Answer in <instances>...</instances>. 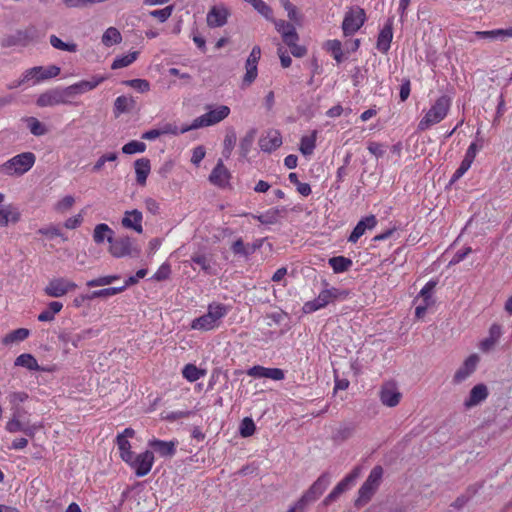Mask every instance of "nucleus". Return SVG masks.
<instances>
[{
	"label": "nucleus",
	"mask_w": 512,
	"mask_h": 512,
	"mask_svg": "<svg viewBox=\"0 0 512 512\" xmlns=\"http://www.w3.org/2000/svg\"><path fill=\"white\" fill-rule=\"evenodd\" d=\"M205 374V370L198 368L195 364L192 363L186 364L182 369L183 378L191 383L204 377Z\"/></svg>",
	"instance_id": "nucleus-38"
},
{
	"label": "nucleus",
	"mask_w": 512,
	"mask_h": 512,
	"mask_svg": "<svg viewBox=\"0 0 512 512\" xmlns=\"http://www.w3.org/2000/svg\"><path fill=\"white\" fill-rule=\"evenodd\" d=\"M114 237V231L105 223L97 224L93 231V241L96 244H102L105 240L110 241Z\"/></svg>",
	"instance_id": "nucleus-35"
},
{
	"label": "nucleus",
	"mask_w": 512,
	"mask_h": 512,
	"mask_svg": "<svg viewBox=\"0 0 512 512\" xmlns=\"http://www.w3.org/2000/svg\"><path fill=\"white\" fill-rule=\"evenodd\" d=\"M109 253L115 258L131 256L133 252H138L134 247L133 240L128 236L114 238L109 244Z\"/></svg>",
	"instance_id": "nucleus-15"
},
{
	"label": "nucleus",
	"mask_w": 512,
	"mask_h": 512,
	"mask_svg": "<svg viewBox=\"0 0 512 512\" xmlns=\"http://www.w3.org/2000/svg\"><path fill=\"white\" fill-rule=\"evenodd\" d=\"M316 147V131L312 133L310 136H303L300 140V152L305 155L309 156L313 153L314 149Z\"/></svg>",
	"instance_id": "nucleus-42"
},
{
	"label": "nucleus",
	"mask_w": 512,
	"mask_h": 512,
	"mask_svg": "<svg viewBox=\"0 0 512 512\" xmlns=\"http://www.w3.org/2000/svg\"><path fill=\"white\" fill-rule=\"evenodd\" d=\"M366 19V12L363 8L359 6L348 8L342 22L344 36L355 34L364 25Z\"/></svg>",
	"instance_id": "nucleus-8"
},
{
	"label": "nucleus",
	"mask_w": 512,
	"mask_h": 512,
	"mask_svg": "<svg viewBox=\"0 0 512 512\" xmlns=\"http://www.w3.org/2000/svg\"><path fill=\"white\" fill-rule=\"evenodd\" d=\"M230 114V108L226 105H220L213 110H209L205 114L195 118L193 122L189 125V128L199 129L202 127H208L215 125L225 118H227Z\"/></svg>",
	"instance_id": "nucleus-10"
},
{
	"label": "nucleus",
	"mask_w": 512,
	"mask_h": 512,
	"mask_svg": "<svg viewBox=\"0 0 512 512\" xmlns=\"http://www.w3.org/2000/svg\"><path fill=\"white\" fill-rule=\"evenodd\" d=\"M253 8L260 13L265 19L273 20V11L269 5H267L263 0H256L253 3Z\"/></svg>",
	"instance_id": "nucleus-56"
},
{
	"label": "nucleus",
	"mask_w": 512,
	"mask_h": 512,
	"mask_svg": "<svg viewBox=\"0 0 512 512\" xmlns=\"http://www.w3.org/2000/svg\"><path fill=\"white\" fill-rule=\"evenodd\" d=\"M133 470L137 477H144L150 473L155 463L153 451L145 450L137 455L132 454L124 461Z\"/></svg>",
	"instance_id": "nucleus-6"
},
{
	"label": "nucleus",
	"mask_w": 512,
	"mask_h": 512,
	"mask_svg": "<svg viewBox=\"0 0 512 512\" xmlns=\"http://www.w3.org/2000/svg\"><path fill=\"white\" fill-rule=\"evenodd\" d=\"M160 130L162 135H178L191 131L193 130V128H189V125H183L181 128H179L177 125L173 123H165L160 127Z\"/></svg>",
	"instance_id": "nucleus-47"
},
{
	"label": "nucleus",
	"mask_w": 512,
	"mask_h": 512,
	"mask_svg": "<svg viewBox=\"0 0 512 512\" xmlns=\"http://www.w3.org/2000/svg\"><path fill=\"white\" fill-rule=\"evenodd\" d=\"M29 398L28 393L24 391L12 392L8 395L9 403L12 406H20L21 403L25 402Z\"/></svg>",
	"instance_id": "nucleus-62"
},
{
	"label": "nucleus",
	"mask_w": 512,
	"mask_h": 512,
	"mask_svg": "<svg viewBox=\"0 0 512 512\" xmlns=\"http://www.w3.org/2000/svg\"><path fill=\"white\" fill-rule=\"evenodd\" d=\"M67 88H54L39 95L36 104L39 107H50L61 104H69Z\"/></svg>",
	"instance_id": "nucleus-13"
},
{
	"label": "nucleus",
	"mask_w": 512,
	"mask_h": 512,
	"mask_svg": "<svg viewBox=\"0 0 512 512\" xmlns=\"http://www.w3.org/2000/svg\"><path fill=\"white\" fill-rule=\"evenodd\" d=\"M142 222V212L137 209L126 211L121 220V224L124 228L132 229L139 234L143 232Z\"/></svg>",
	"instance_id": "nucleus-28"
},
{
	"label": "nucleus",
	"mask_w": 512,
	"mask_h": 512,
	"mask_svg": "<svg viewBox=\"0 0 512 512\" xmlns=\"http://www.w3.org/2000/svg\"><path fill=\"white\" fill-rule=\"evenodd\" d=\"M480 358L477 354L469 355L453 376V383L460 384L469 378L477 369Z\"/></svg>",
	"instance_id": "nucleus-20"
},
{
	"label": "nucleus",
	"mask_w": 512,
	"mask_h": 512,
	"mask_svg": "<svg viewBox=\"0 0 512 512\" xmlns=\"http://www.w3.org/2000/svg\"><path fill=\"white\" fill-rule=\"evenodd\" d=\"M270 21L274 23L275 29L281 34L283 42L289 47L294 57L301 58L307 54V48L298 44L299 35L292 23L274 18Z\"/></svg>",
	"instance_id": "nucleus-3"
},
{
	"label": "nucleus",
	"mask_w": 512,
	"mask_h": 512,
	"mask_svg": "<svg viewBox=\"0 0 512 512\" xmlns=\"http://www.w3.org/2000/svg\"><path fill=\"white\" fill-rule=\"evenodd\" d=\"M136 182L140 186H145L147 178L151 171V162L148 158H139L134 162Z\"/></svg>",
	"instance_id": "nucleus-33"
},
{
	"label": "nucleus",
	"mask_w": 512,
	"mask_h": 512,
	"mask_svg": "<svg viewBox=\"0 0 512 512\" xmlns=\"http://www.w3.org/2000/svg\"><path fill=\"white\" fill-rule=\"evenodd\" d=\"M77 284L65 277L52 278L44 288V293L52 298H60L76 290Z\"/></svg>",
	"instance_id": "nucleus-11"
},
{
	"label": "nucleus",
	"mask_w": 512,
	"mask_h": 512,
	"mask_svg": "<svg viewBox=\"0 0 512 512\" xmlns=\"http://www.w3.org/2000/svg\"><path fill=\"white\" fill-rule=\"evenodd\" d=\"M483 147V140H477L475 142H472L469 147L466 150L465 156L460 163V166L457 168V170L454 172L452 176V181H456L460 179L471 167L473 164L477 153L482 149Z\"/></svg>",
	"instance_id": "nucleus-16"
},
{
	"label": "nucleus",
	"mask_w": 512,
	"mask_h": 512,
	"mask_svg": "<svg viewBox=\"0 0 512 512\" xmlns=\"http://www.w3.org/2000/svg\"><path fill=\"white\" fill-rule=\"evenodd\" d=\"M136 106V101L132 96H118L114 101L113 112L115 117H119L123 113L130 112Z\"/></svg>",
	"instance_id": "nucleus-34"
},
{
	"label": "nucleus",
	"mask_w": 512,
	"mask_h": 512,
	"mask_svg": "<svg viewBox=\"0 0 512 512\" xmlns=\"http://www.w3.org/2000/svg\"><path fill=\"white\" fill-rule=\"evenodd\" d=\"M323 49L326 52L330 53L336 62L341 63L343 61V50L341 41L337 39L327 40L323 45Z\"/></svg>",
	"instance_id": "nucleus-37"
},
{
	"label": "nucleus",
	"mask_w": 512,
	"mask_h": 512,
	"mask_svg": "<svg viewBox=\"0 0 512 512\" xmlns=\"http://www.w3.org/2000/svg\"><path fill=\"white\" fill-rule=\"evenodd\" d=\"M35 161L34 153H20L1 164L0 173L7 176H21L33 167Z\"/></svg>",
	"instance_id": "nucleus-4"
},
{
	"label": "nucleus",
	"mask_w": 512,
	"mask_h": 512,
	"mask_svg": "<svg viewBox=\"0 0 512 512\" xmlns=\"http://www.w3.org/2000/svg\"><path fill=\"white\" fill-rule=\"evenodd\" d=\"M227 308L222 303H212L208 305L207 313L195 318L191 322V329L199 331H210L217 328L220 321L227 314Z\"/></svg>",
	"instance_id": "nucleus-2"
},
{
	"label": "nucleus",
	"mask_w": 512,
	"mask_h": 512,
	"mask_svg": "<svg viewBox=\"0 0 512 512\" xmlns=\"http://www.w3.org/2000/svg\"><path fill=\"white\" fill-rule=\"evenodd\" d=\"M359 475H360V468L355 467L325 497V499L323 500V504L325 506H328L333 501H335L343 492H345L355 482V480L359 477Z\"/></svg>",
	"instance_id": "nucleus-17"
},
{
	"label": "nucleus",
	"mask_w": 512,
	"mask_h": 512,
	"mask_svg": "<svg viewBox=\"0 0 512 512\" xmlns=\"http://www.w3.org/2000/svg\"><path fill=\"white\" fill-rule=\"evenodd\" d=\"M192 262L198 265L203 271L209 273L211 269L210 260L204 254H196L191 258Z\"/></svg>",
	"instance_id": "nucleus-61"
},
{
	"label": "nucleus",
	"mask_w": 512,
	"mask_h": 512,
	"mask_svg": "<svg viewBox=\"0 0 512 512\" xmlns=\"http://www.w3.org/2000/svg\"><path fill=\"white\" fill-rule=\"evenodd\" d=\"M30 132L35 136H42L46 134V127L35 117L26 119Z\"/></svg>",
	"instance_id": "nucleus-53"
},
{
	"label": "nucleus",
	"mask_w": 512,
	"mask_h": 512,
	"mask_svg": "<svg viewBox=\"0 0 512 512\" xmlns=\"http://www.w3.org/2000/svg\"><path fill=\"white\" fill-rule=\"evenodd\" d=\"M255 138V131H249L240 141L239 149L242 157H247L249 154Z\"/></svg>",
	"instance_id": "nucleus-45"
},
{
	"label": "nucleus",
	"mask_w": 512,
	"mask_h": 512,
	"mask_svg": "<svg viewBox=\"0 0 512 512\" xmlns=\"http://www.w3.org/2000/svg\"><path fill=\"white\" fill-rule=\"evenodd\" d=\"M236 134L234 131H230L226 134L223 141V155L228 158L231 155L232 150L236 144Z\"/></svg>",
	"instance_id": "nucleus-55"
},
{
	"label": "nucleus",
	"mask_w": 512,
	"mask_h": 512,
	"mask_svg": "<svg viewBox=\"0 0 512 512\" xmlns=\"http://www.w3.org/2000/svg\"><path fill=\"white\" fill-rule=\"evenodd\" d=\"M349 295L348 291L340 290L336 287H330L320 291L318 296L310 301H307L302 306V311L305 314L314 313L337 299H346Z\"/></svg>",
	"instance_id": "nucleus-5"
},
{
	"label": "nucleus",
	"mask_w": 512,
	"mask_h": 512,
	"mask_svg": "<svg viewBox=\"0 0 512 512\" xmlns=\"http://www.w3.org/2000/svg\"><path fill=\"white\" fill-rule=\"evenodd\" d=\"M278 215L279 211L277 209H270L264 214L254 216V218L262 224H273L276 222Z\"/></svg>",
	"instance_id": "nucleus-58"
},
{
	"label": "nucleus",
	"mask_w": 512,
	"mask_h": 512,
	"mask_svg": "<svg viewBox=\"0 0 512 512\" xmlns=\"http://www.w3.org/2000/svg\"><path fill=\"white\" fill-rule=\"evenodd\" d=\"M436 285H437L436 281L430 280L420 290L419 296L423 299L424 303H429L431 305L434 304V300L432 298V293H433Z\"/></svg>",
	"instance_id": "nucleus-49"
},
{
	"label": "nucleus",
	"mask_w": 512,
	"mask_h": 512,
	"mask_svg": "<svg viewBox=\"0 0 512 512\" xmlns=\"http://www.w3.org/2000/svg\"><path fill=\"white\" fill-rule=\"evenodd\" d=\"M75 201L72 195H66L54 204L53 209L56 213L64 214L74 206Z\"/></svg>",
	"instance_id": "nucleus-43"
},
{
	"label": "nucleus",
	"mask_w": 512,
	"mask_h": 512,
	"mask_svg": "<svg viewBox=\"0 0 512 512\" xmlns=\"http://www.w3.org/2000/svg\"><path fill=\"white\" fill-rule=\"evenodd\" d=\"M229 10L224 5L213 6L207 13V24L211 28L222 27L227 23Z\"/></svg>",
	"instance_id": "nucleus-25"
},
{
	"label": "nucleus",
	"mask_w": 512,
	"mask_h": 512,
	"mask_svg": "<svg viewBox=\"0 0 512 512\" xmlns=\"http://www.w3.org/2000/svg\"><path fill=\"white\" fill-rule=\"evenodd\" d=\"M122 41V35L120 31L115 27H109L102 35V43L106 47L119 44Z\"/></svg>",
	"instance_id": "nucleus-40"
},
{
	"label": "nucleus",
	"mask_w": 512,
	"mask_h": 512,
	"mask_svg": "<svg viewBox=\"0 0 512 512\" xmlns=\"http://www.w3.org/2000/svg\"><path fill=\"white\" fill-rule=\"evenodd\" d=\"M376 490V488L364 482L358 491V498L355 501V505L362 506L368 503Z\"/></svg>",
	"instance_id": "nucleus-41"
},
{
	"label": "nucleus",
	"mask_w": 512,
	"mask_h": 512,
	"mask_svg": "<svg viewBox=\"0 0 512 512\" xmlns=\"http://www.w3.org/2000/svg\"><path fill=\"white\" fill-rule=\"evenodd\" d=\"M37 38V29L30 25L24 29H18L13 34L5 35L1 39V47L11 48L15 46L27 47Z\"/></svg>",
	"instance_id": "nucleus-7"
},
{
	"label": "nucleus",
	"mask_w": 512,
	"mask_h": 512,
	"mask_svg": "<svg viewBox=\"0 0 512 512\" xmlns=\"http://www.w3.org/2000/svg\"><path fill=\"white\" fill-rule=\"evenodd\" d=\"M60 68L56 65H50L48 67L35 66L27 69L20 80L17 81V85H22L26 82L33 81V84H38L45 80L57 77L60 74Z\"/></svg>",
	"instance_id": "nucleus-9"
},
{
	"label": "nucleus",
	"mask_w": 512,
	"mask_h": 512,
	"mask_svg": "<svg viewBox=\"0 0 512 512\" xmlns=\"http://www.w3.org/2000/svg\"><path fill=\"white\" fill-rule=\"evenodd\" d=\"M261 57V49L259 46H254L246 60V72L242 79V87H249L258 76V62Z\"/></svg>",
	"instance_id": "nucleus-14"
},
{
	"label": "nucleus",
	"mask_w": 512,
	"mask_h": 512,
	"mask_svg": "<svg viewBox=\"0 0 512 512\" xmlns=\"http://www.w3.org/2000/svg\"><path fill=\"white\" fill-rule=\"evenodd\" d=\"M123 85H126L128 87H131L135 90H137L140 93H146L150 90V82L146 79H131V80H124L122 82Z\"/></svg>",
	"instance_id": "nucleus-46"
},
{
	"label": "nucleus",
	"mask_w": 512,
	"mask_h": 512,
	"mask_svg": "<svg viewBox=\"0 0 512 512\" xmlns=\"http://www.w3.org/2000/svg\"><path fill=\"white\" fill-rule=\"evenodd\" d=\"M329 484V474H322L298 500V507L305 508L308 503L318 499L329 486Z\"/></svg>",
	"instance_id": "nucleus-12"
},
{
	"label": "nucleus",
	"mask_w": 512,
	"mask_h": 512,
	"mask_svg": "<svg viewBox=\"0 0 512 512\" xmlns=\"http://www.w3.org/2000/svg\"><path fill=\"white\" fill-rule=\"evenodd\" d=\"M501 335V325L497 323L492 324L489 328V336L480 341L478 348L484 353L491 351L499 341Z\"/></svg>",
	"instance_id": "nucleus-29"
},
{
	"label": "nucleus",
	"mask_w": 512,
	"mask_h": 512,
	"mask_svg": "<svg viewBox=\"0 0 512 512\" xmlns=\"http://www.w3.org/2000/svg\"><path fill=\"white\" fill-rule=\"evenodd\" d=\"M231 174L224 166L223 161L220 159L214 169L212 170L209 181L220 188H225L229 184Z\"/></svg>",
	"instance_id": "nucleus-27"
},
{
	"label": "nucleus",
	"mask_w": 512,
	"mask_h": 512,
	"mask_svg": "<svg viewBox=\"0 0 512 512\" xmlns=\"http://www.w3.org/2000/svg\"><path fill=\"white\" fill-rule=\"evenodd\" d=\"M328 264L334 273L339 274L348 271L352 267L353 262L350 258L344 256H335L328 260Z\"/></svg>",
	"instance_id": "nucleus-36"
},
{
	"label": "nucleus",
	"mask_w": 512,
	"mask_h": 512,
	"mask_svg": "<svg viewBox=\"0 0 512 512\" xmlns=\"http://www.w3.org/2000/svg\"><path fill=\"white\" fill-rule=\"evenodd\" d=\"M379 398L381 403L387 407H395L400 403L402 394L395 382H385L380 389Z\"/></svg>",
	"instance_id": "nucleus-18"
},
{
	"label": "nucleus",
	"mask_w": 512,
	"mask_h": 512,
	"mask_svg": "<svg viewBox=\"0 0 512 512\" xmlns=\"http://www.w3.org/2000/svg\"><path fill=\"white\" fill-rule=\"evenodd\" d=\"M393 39V19H388L387 22L384 24L383 28L380 30L377 42H376V48L378 51H380L383 54H386L390 47L391 42Z\"/></svg>",
	"instance_id": "nucleus-24"
},
{
	"label": "nucleus",
	"mask_w": 512,
	"mask_h": 512,
	"mask_svg": "<svg viewBox=\"0 0 512 512\" xmlns=\"http://www.w3.org/2000/svg\"><path fill=\"white\" fill-rule=\"evenodd\" d=\"M29 335L30 331L28 329L18 328L6 334L2 339V343L4 345H10L15 342H22L26 340Z\"/></svg>",
	"instance_id": "nucleus-39"
},
{
	"label": "nucleus",
	"mask_w": 512,
	"mask_h": 512,
	"mask_svg": "<svg viewBox=\"0 0 512 512\" xmlns=\"http://www.w3.org/2000/svg\"><path fill=\"white\" fill-rule=\"evenodd\" d=\"M146 150V144L141 141L132 140L126 143L122 147V152L124 154H135V153H143Z\"/></svg>",
	"instance_id": "nucleus-51"
},
{
	"label": "nucleus",
	"mask_w": 512,
	"mask_h": 512,
	"mask_svg": "<svg viewBox=\"0 0 512 512\" xmlns=\"http://www.w3.org/2000/svg\"><path fill=\"white\" fill-rule=\"evenodd\" d=\"M383 476V468L381 466H375L369 476L367 477L365 483L369 484L370 486H373L374 488L378 489L381 479Z\"/></svg>",
	"instance_id": "nucleus-54"
},
{
	"label": "nucleus",
	"mask_w": 512,
	"mask_h": 512,
	"mask_svg": "<svg viewBox=\"0 0 512 512\" xmlns=\"http://www.w3.org/2000/svg\"><path fill=\"white\" fill-rule=\"evenodd\" d=\"M452 107V99L448 95L436 98L431 106L423 111V116L417 125L418 132H424L442 122L449 114Z\"/></svg>",
	"instance_id": "nucleus-1"
},
{
	"label": "nucleus",
	"mask_w": 512,
	"mask_h": 512,
	"mask_svg": "<svg viewBox=\"0 0 512 512\" xmlns=\"http://www.w3.org/2000/svg\"><path fill=\"white\" fill-rule=\"evenodd\" d=\"M283 8L287 11L288 18L293 22L299 21V13L295 5L289 0H280Z\"/></svg>",
	"instance_id": "nucleus-60"
},
{
	"label": "nucleus",
	"mask_w": 512,
	"mask_h": 512,
	"mask_svg": "<svg viewBox=\"0 0 512 512\" xmlns=\"http://www.w3.org/2000/svg\"><path fill=\"white\" fill-rule=\"evenodd\" d=\"M377 225L376 216L371 214L363 217L354 227L350 236L348 237V241L351 243H356L366 232V230H371L375 228Z\"/></svg>",
	"instance_id": "nucleus-23"
},
{
	"label": "nucleus",
	"mask_w": 512,
	"mask_h": 512,
	"mask_svg": "<svg viewBox=\"0 0 512 512\" xmlns=\"http://www.w3.org/2000/svg\"><path fill=\"white\" fill-rule=\"evenodd\" d=\"M21 219V213L17 207L12 204L0 206V227H6L9 223H18Z\"/></svg>",
	"instance_id": "nucleus-31"
},
{
	"label": "nucleus",
	"mask_w": 512,
	"mask_h": 512,
	"mask_svg": "<svg viewBox=\"0 0 512 512\" xmlns=\"http://www.w3.org/2000/svg\"><path fill=\"white\" fill-rule=\"evenodd\" d=\"M120 278L119 275H107V276H100L95 279H91L87 281L86 285L88 287H101V286H107L112 284L114 281L118 280Z\"/></svg>",
	"instance_id": "nucleus-50"
},
{
	"label": "nucleus",
	"mask_w": 512,
	"mask_h": 512,
	"mask_svg": "<svg viewBox=\"0 0 512 512\" xmlns=\"http://www.w3.org/2000/svg\"><path fill=\"white\" fill-rule=\"evenodd\" d=\"M15 366L24 367L29 371L51 372L52 369L42 367L38 364L36 358L30 353L20 354L14 361Z\"/></svg>",
	"instance_id": "nucleus-32"
},
{
	"label": "nucleus",
	"mask_w": 512,
	"mask_h": 512,
	"mask_svg": "<svg viewBox=\"0 0 512 512\" xmlns=\"http://www.w3.org/2000/svg\"><path fill=\"white\" fill-rule=\"evenodd\" d=\"M177 440L164 441L157 438H152L148 441V446L153 449L162 458H171L177 451Z\"/></svg>",
	"instance_id": "nucleus-22"
},
{
	"label": "nucleus",
	"mask_w": 512,
	"mask_h": 512,
	"mask_svg": "<svg viewBox=\"0 0 512 512\" xmlns=\"http://www.w3.org/2000/svg\"><path fill=\"white\" fill-rule=\"evenodd\" d=\"M83 220H84L83 213L80 212V213L66 219L64 222V227L69 230L76 229L79 226H81V224L83 223Z\"/></svg>",
	"instance_id": "nucleus-63"
},
{
	"label": "nucleus",
	"mask_w": 512,
	"mask_h": 512,
	"mask_svg": "<svg viewBox=\"0 0 512 512\" xmlns=\"http://www.w3.org/2000/svg\"><path fill=\"white\" fill-rule=\"evenodd\" d=\"M50 44L53 48L58 49V50L68 51V52H76L77 51V45L75 43H65L56 35L50 36Z\"/></svg>",
	"instance_id": "nucleus-48"
},
{
	"label": "nucleus",
	"mask_w": 512,
	"mask_h": 512,
	"mask_svg": "<svg viewBox=\"0 0 512 512\" xmlns=\"http://www.w3.org/2000/svg\"><path fill=\"white\" fill-rule=\"evenodd\" d=\"M488 396L489 391L487 386L483 383L477 384L470 390L469 396L464 401V406L467 409L475 407L485 401Z\"/></svg>",
	"instance_id": "nucleus-26"
},
{
	"label": "nucleus",
	"mask_w": 512,
	"mask_h": 512,
	"mask_svg": "<svg viewBox=\"0 0 512 512\" xmlns=\"http://www.w3.org/2000/svg\"><path fill=\"white\" fill-rule=\"evenodd\" d=\"M282 145V136L279 131L272 130L260 138L259 146L264 152H272Z\"/></svg>",
	"instance_id": "nucleus-30"
},
{
	"label": "nucleus",
	"mask_w": 512,
	"mask_h": 512,
	"mask_svg": "<svg viewBox=\"0 0 512 512\" xmlns=\"http://www.w3.org/2000/svg\"><path fill=\"white\" fill-rule=\"evenodd\" d=\"M135 430L131 427L125 428L121 433L116 436V445L119 450V456L124 462L125 459L130 458L134 452L132 451V445L129 441L130 438H134Z\"/></svg>",
	"instance_id": "nucleus-21"
},
{
	"label": "nucleus",
	"mask_w": 512,
	"mask_h": 512,
	"mask_svg": "<svg viewBox=\"0 0 512 512\" xmlns=\"http://www.w3.org/2000/svg\"><path fill=\"white\" fill-rule=\"evenodd\" d=\"M174 6L169 5L163 9H157L150 12V16L158 19L160 22H165L173 13Z\"/></svg>",
	"instance_id": "nucleus-59"
},
{
	"label": "nucleus",
	"mask_w": 512,
	"mask_h": 512,
	"mask_svg": "<svg viewBox=\"0 0 512 512\" xmlns=\"http://www.w3.org/2000/svg\"><path fill=\"white\" fill-rule=\"evenodd\" d=\"M255 429L256 426L254 421L249 417H245L240 424L239 430L242 437H249L254 434Z\"/></svg>",
	"instance_id": "nucleus-57"
},
{
	"label": "nucleus",
	"mask_w": 512,
	"mask_h": 512,
	"mask_svg": "<svg viewBox=\"0 0 512 512\" xmlns=\"http://www.w3.org/2000/svg\"><path fill=\"white\" fill-rule=\"evenodd\" d=\"M117 160V154L116 153H106L104 155H102L97 161L96 163L94 164L93 166V171L94 172H98L100 171L104 164L106 162H112V161H116Z\"/></svg>",
	"instance_id": "nucleus-64"
},
{
	"label": "nucleus",
	"mask_w": 512,
	"mask_h": 512,
	"mask_svg": "<svg viewBox=\"0 0 512 512\" xmlns=\"http://www.w3.org/2000/svg\"><path fill=\"white\" fill-rule=\"evenodd\" d=\"M125 290V287H109L91 292L92 299L95 298H106L117 295Z\"/></svg>",
	"instance_id": "nucleus-52"
},
{
	"label": "nucleus",
	"mask_w": 512,
	"mask_h": 512,
	"mask_svg": "<svg viewBox=\"0 0 512 512\" xmlns=\"http://www.w3.org/2000/svg\"><path fill=\"white\" fill-rule=\"evenodd\" d=\"M138 54L139 53L137 51H134L121 57L115 58L112 62L111 68L115 70L129 66L137 59Z\"/></svg>",
	"instance_id": "nucleus-44"
},
{
	"label": "nucleus",
	"mask_w": 512,
	"mask_h": 512,
	"mask_svg": "<svg viewBox=\"0 0 512 512\" xmlns=\"http://www.w3.org/2000/svg\"><path fill=\"white\" fill-rule=\"evenodd\" d=\"M108 79L105 75H94L91 77L90 80H82L77 83H74L67 88L69 97L83 94L86 92H89L91 90H94L96 87H98L101 83L106 81Z\"/></svg>",
	"instance_id": "nucleus-19"
}]
</instances>
